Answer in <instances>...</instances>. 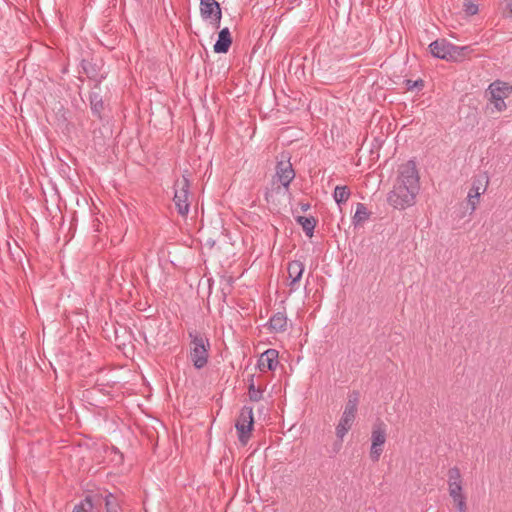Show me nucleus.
<instances>
[{
  "mask_svg": "<svg viewBox=\"0 0 512 512\" xmlns=\"http://www.w3.org/2000/svg\"><path fill=\"white\" fill-rule=\"evenodd\" d=\"M464 11L467 15L473 16L478 13V5L473 3L471 0L464 2Z\"/></svg>",
  "mask_w": 512,
  "mask_h": 512,
  "instance_id": "obj_29",
  "label": "nucleus"
},
{
  "mask_svg": "<svg viewBox=\"0 0 512 512\" xmlns=\"http://www.w3.org/2000/svg\"><path fill=\"white\" fill-rule=\"evenodd\" d=\"M459 50L462 52L464 59L473 52V48L470 45L460 46Z\"/></svg>",
  "mask_w": 512,
  "mask_h": 512,
  "instance_id": "obj_32",
  "label": "nucleus"
},
{
  "mask_svg": "<svg viewBox=\"0 0 512 512\" xmlns=\"http://www.w3.org/2000/svg\"><path fill=\"white\" fill-rule=\"evenodd\" d=\"M370 212L368 211L367 207L363 203H358L356 207L355 214L352 218V222L354 226H358L369 219Z\"/></svg>",
  "mask_w": 512,
  "mask_h": 512,
  "instance_id": "obj_20",
  "label": "nucleus"
},
{
  "mask_svg": "<svg viewBox=\"0 0 512 512\" xmlns=\"http://www.w3.org/2000/svg\"><path fill=\"white\" fill-rule=\"evenodd\" d=\"M239 442L246 445L254 429V415L251 406H243L235 423Z\"/></svg>",
  "mask_w": 512,
  "mask_h": 512,
  "instance_id": "obj_4",
  "label": "nucleus"
},
{
  "mask_svg": "<svg viewBox=\"0 0 512 512\" xmlns=\"http://www.w3.org/2000/svg\"><path fill=\"white\" fill-rule=\"evenodd\" d=\"M174 190L175 193L173 201L175 203L177 212L181 216H186L190 209V181L185 174L182 175V179H177L174 182Z\"/></svg>",
  "mask_w": 512,
  "mask_h": 512,
  "instance_id": "obj_3",
  "label": "nucleus"
},
{
  "mask_svg": "<svg viewBox=\"0 0 512 512\" xmlns=\"http://www.w3.org/2000/svg\"><path fill=\"white\" fill-rule=\"evenodd\" d=\"M450 42L446 39H437L429 45L433 57L448 61Z\"/></svg>",
  "mask_w": 512,
  "mask_h": 512,
  "instance_id": "obj_15",
  "label": "nucleus"
},
{
  "mask_svg": "<svg viewBox=\"0 0 512 512\" xmlns=\"http://www.w3.org/2000/svg\"><path fill=\"white\" fill-rule=\"evenodd\" d=\"M405 85H406L407 90H414V89L421 90L424 87V81L422 79H417V80L406 79Z\"/></svg>",
  "mask_w": 512,
  "mask_h": 512,
  "instance_id": "obj_27",
  "label": "nucleus"
},
{
  "mask_svg": "<svg viewBox=\"0 0 512 512\" xmlns=\"http://www.w3.org/2000/svg\"><path fill=\"white\" fill-rule=\"evenodd\" d=\"M190 338V360L196 369H202L208 363L210 342L209 339L196 329L188 330Z\"/></svg>",
  "mask_w": 512,
  "mask_h": 512,
  "instance_id": "obj_2",
  "label": "nucleus"
},
{
  "mask_svg": "<svg viewBox=\"0 0 512 512\" xmlns=\"http://www.w3.org/2000/svg\"><path fill=\"white\" fill-rule=\"evenodd\" d=\"M105 493H108V491L107 490L89 491L84 498V502L87 503L89 508L99 511L100 507L104 503Z\"/></svg>",
  "mask_w": 512,
  "mask_h": 512,
  "instance_id": "obj_17",
  "label": "nucleus"
},
{
  "mask_svg": "<svg viewBox=\"0 0 512 512\" xmlns=\"http://www.w3.org/2000/svg\"><path fill=\"white\" fill-rule=\"evenodd\" d=\"M491 95V102L497 111H503L506 108L504 99L509 96L512 91V86L507 83L497 80L489 85L488 88Z\"/></svg>",
  "mask_w": 512,
  "mask_h": 512,
  "instance_id": "obj_8",
  "label": "nucleus"
},
{
  "mask_svg": "<svg viewBox=\"0 0 512 512\" xmlns=\"http://www.w3.org/2000/svg\"><path fill=\"white\" fill-rule=\"evenodd\" d=\"M92 508H89L87 503L84 502V499L81 500L78 504H76L72 510V512H93Z\"/></svg>",
  "mask_w": 512,
  "mask_h": 512,
  "instance_id": "obj_30",
  "label": "nucleus"
},
{
  "mask_svg": "<svg viewBox=\"0 0 512 512\" xmlns=\"http://www.w3.org/2000/svg\"><path fill=\"white\" fill-rule=\"evenodd\" d=\"M448 487L452 488V486L457 484H462V476L460 473V469L456 466L450 468L448 470Z\"/></svg>",
  "mask_w": 512,
  "mask_h": 512,
  "instance_id": "obj_23",
  "label": "nucleus"
},
{
  "mask_svg": "<svg viewBox=\"0 0 512 512\" xmlns=\"http://www.w3.org/2000/svg\"><path fill=\"white\" fill-rule=\"evenodd\" d=\"M295 221L302 227L307 237L311 238L314 235V230L318 223V220L315 217H305L299 215L295 217Z\"/></svg>",
  "mask_w": 512,
  "mask_h": 512,
  "instance_id": "obj_19",
  "label": "nucleus"
},
{
  "mask_svg": "<svg viewBox=\"0 0 512 512\" xmlns=\"http://www.w3.org/2000/svg\"><path fill=\"white\" fill-rule=\"evenodd\" d=\"M275 177L281 183V185L288 189L290 183L295 178V171L290 162L289 153H281V158L277 160Z\"/></svg>",
  "mask_w": 512,
  "mask_h": 512,
  "instance_id": "obj_7",
  "label": "nucleus"
},
{
  "mask_svg": "<svg viewBox=\"0 0 512 512\" xmlns=\"http://www.w3.org/2000/svg\"><path fill=\"white\" fill-rule=\"evenodd\" d=\"M300 208L303 212H306L308 211L310 208H311V204L310 203H300Z\"/></svg>",
  "mask_w": 512,
  "mask_h": 512,
  "instance_id": "obj_34",
  "label": "nucleus"
},
{
  "mask_svg": "<svg viewBox=\"0 0 512 512\" xmlns=\"http://www.w3.org/2000/svg\"><path fill=\"white\" fill-rule=\"evenodd\" d=\"M249 399L254 402H258L263 397V390L257 389L254 384V375L250 376V383L248 386Z\"/></svg>",
  "mask_w": 512,
  "mask_h": 512,
  "instance_id": "obj_24",
  "label": "nucleus"
},
{
  "mask_svg": "<svg viewBox=\"0 0 512 512\" xmlns=\"http://www.w3.org/2000/svg\"><path fill=\"white\" fill-rule=\"evenodd\" d=\"M386 442V424L381 420L377 419L371 432V449L370 458L372 461L377 462L383 452V446Z\"/></svg>",
  "mask_w": 512,
  "mask_h": 512,
  "instance_id": "obj_6",
  "label": "nucleus"
},
{
  "mask_svg": "<svg viewBox=\"0 0 512 512\" xmlns=\"http://www.w3.org/2000/svg\"><path fill=\"white\" fill-rule=\"evenodd\" d=\"M91 113L94 117L99 120H103V112L105 110V104L102 95L98 91H91L88 95Z\"/></svg>",
  "mask_w": 512,
  "mask_h": 512,
  "instance_id": "obj_13",
  "label": "nucleus"
},
{
  "mask_svg": "<svg viewBox=\"0 0 512 512\" xmlns=\"http://www.w3.org/2000/svg\"><path fill=\"white\" fill-rule=\"evenodd\" d=\"M351 191L348 186H336L333 192L335 202L340 206L348 201Z\"/></svg>",
  "mask_w": 512,
  "mask_h": 512,
  "instance_id": "obj_22",
  "label": "nucleus"
},
{
  "mask_svg": "<svg viewBox=\"0 0 512 512\" xmlns=\"http://www.w3.org/2000/svg\"><path fill=\"white\" fill-rule=\"evenodd\" d=\"M231 282H232V281H231V278H229V279L227 280V286H228V287H230V286H231Z\"/></svg>",
  "mask_w": 512,
  "mask_h": 512,
  "instance_id": "obj_38",
  "label": "nucleus"
},
{
  "mask_svg": "<svg viewBox=\"0 0 512 512\" xmlns=\"http://www.w3.org/2000/svg\"><path fill=\"white\" fill-rule=\"evenodd\" d=\"M271 196H272V193L269 190H267L265 192V199H266L267 202H270V197Z\"/></svg>",
  "mask_w": 512,
  "mask_h": 512,
  "instance_id": "obj_36",
  "label": "nucleus"
},
{
  "mask_svg": "<svg viewBox=\"0 0 512 512\" xmlns=\"http://www.w3.org/2000/svg\"><path fill=\"white\" fill-rule=\"evenodd\" d=\"M449 495L451 498L459 497V495L463 494V487L462 484H457L452 486V488H449Z\"/></svg>",
  "mask_w": 512,
  "mask_h": 512,
  "instance_id": "obj_31",
  "label": "nucleus"
},
{
  "mask_svg": "<svg viewBox=\"0 0 512 512\" xmlns=\"http://www.w3.org/2000/svg\"><path fill=\"white\" fill-rule=\"evenodd\" d=\"M351 425L345 424L341 421H339L338 425L336 426V436L337 438L342 441L343 437L347 434V432L351 429Z\"/></svg>",
  "mask_w": 512,
  "mask_h": 512,
  "instance_id": "obj_26",
  "label": "nucleus"
},
{
  "mask_svg": "<svg viewBox=\"0 0 512 512\" xmlns=\"http://www.w3.org/2000/svg\"><path fill=\"white\" fill-rule=\"evenodd\" d=\"M222 297H223V300L225 301V299L227 297V292L225 291V288H222Z\"/></svg>",
  "mask_w": 512,
  "mask_h": 512,
  "instance_id": "obj_37",
  "label": "nucleus"
},
{
  "mask_svg": "<svg viewBox=\"0 0 512 512\" xmlns=\"http://www.w3.org/2000/svg\"><path fill=\"white\" fill-rule=\"evenodd\" d=\"M468 201L471 206V210L474 211L476 209V205L479 202V200L468 198Z\"/></svg>",
  "mask_w": 512,
  "mask_h": 512,
  "instance_id": "obj_33",
  "label": "nucleus"
},
{
  "mask_svg": "<svg viewBox=\"0 0 512 512\" xmlns=\"http://www.w3.org/2000/svg\"><path fill=\"white\" fill-rule=\"evenodd\" d=\"M420 177L415 160H408L398 168V176L387 201L395 209H405L415 203L420 190Z\"/></svg>",
  "mask_w": 512,
  "mask_h": 512,
  "instance_id": "obj_1",
  "label": "nucleus"
},
{
  "mask_svg": "<svg viewBox=\"0 0 512 512\" xmlns=\"http://www.w3.org/2000/svg\"><path fill=\"white\" fill-rule=\"evenodd\" d=\"M460 46H456L452 43H450V50H449V56L448 61L452 62H461L464 60L462 52L459 50Z\"/></svg>",
  "mask_w": 512,
  "mask_h": 512,
  "instance_id": "obj_25",
  "label": "nucleus"
},
{
  "mask_svg": "<svg viewBox=\"0 0 512 512\" xmlns=\"http://www.w3.org/2000/svg\"><path fill=\"white\" fill-rule=\"evenodd\" d=\"M200 15L203 20H210L214 28L220 27L222 9L216 0H200Z\"/></svg>",
  "mask_w": 512,
  "mask_h": 512,
  "instance_id": "obj_9",
  "label": "nucleus"
},
{
  "mask_svg": "<svg viewBox=\"0 0 512 512\" xmlns=\"http://www.w3.org/2000/svg\"><path fill=\"white\" fill-rule=\"evenodd\" d=\"M83 73L94 82L92 89H99L100 84L106 78L107 72L104 71V63L102 59H82L80 62Z\"/></svg>",
  "mask_w": 512,
  "mask_h": 512,
  "instance_id": "obj_5",
  "label": "nucleus"
},
{
  "mask_svg": "<svg viewBox=\"0 0 512 512\" xmlns=\"http://www.w3.org/2000/svg\"><path fill=\"white\" fill-rule=\"evenodd\" d=\"M278 358L279 352L276 349L270 348L260 355L257 361V368L262 372L266 370L274 371L279 364Z\"/></svg>",
  "mask_w": 512,
  "mask_h": 512,
  "instance_id": "obj_11",
  "label": "nucleus"
},
{
  "mask_svg": "<svg viewBox=\"0 0 512 512\" xmlns=\"http://www.w3.org/2000/svg\"><path fill=\"white\" fill-rule=\"evenodd\" d=\"M271 332L282 333L287 328V317L285 313L277 312L274 314L267 323Z\"/></svg>",
  "mask_w": 512,
  "mask_h": 512,
  "instance_id": "obj_18",
  "label": "nucleus"
},
{
  "mask_svg": "<svg viewBox=\"0 0 512 512\" xmlns=\"http://www.w3.org/2000/svg\"><path fill=\"white\" fill-rule=\"evenodd\" d=\"M287 272L289 278L291 279L290 286L294 288V286L301 280L303 272H304V264L299 260H293L288 263Z\"/></svg>",
  "mask_w": 512,
  "mask_h": 512,
  "instance_id": "obj_16",
  "label": "nucleus"
},
{
  "mask_svg": "<svg viewBox=\"0 0 512 512\" xmlns=\"http://www.w3.org/2000/svg\"><path fill=\"white\" fill-rule=\"evenodd\" d=\"M359 400H360V394L356 390L352 391L348 395V400L346 402L343 414L340 418L341 422L351 425V426L353 425L355 418H356V413L358 410Z\"/></svg>",
  "mask_w": 512,
  "mask_h": 512,
  "instance_id": "obj_10",
  "label": "nucleus"
},
{
  "mask_svg": "<svg viewBox=\"0 0 512 512\" xmlns=\"http://www.w3.org/2000/svg\"><path fill=\"white\" fill-rule=\"evenodd\" d=\"M233 39L228 27L221 29L218 32V38L213 46L214 52L218 54H225L229 51Z\"/></svg>",
  "mask_w": 512,
  "mask_h": 512,
  "instance_id": "obj_12",
  "label": "nucleus"
},
{
  "mask_svg": "<svg viewBox=\"0 0 512 512\" xmlns=\"http://www.w3.org/2000/svg\"><path fill=\"white\" fill-rule=\"evenodd\" d=\"M104 506L106 512H120L121 506L118 498L111 492L104 495Z\"/></svg>",
  "mask_w": 512,
  "mask_h": 512,
  "instance_id": "obj_21",
  "label": "nucleus"
},
{
  "mask_svg": "<svg viewBox=\"0 0 512 512\" xmlns=\"http://www.w3.org/2000/svg\"><path fill=\"white\" fill-rule=\"evenodd\" d=\"M489 183V177L486 173L479 174L473 178L472 187L468 193V198L479 200L481 194L486 191Z\"/></svg>",
  "mask_w": 512,
  "mask_h": 512,
  "instance_id": "obj_14",
  "label": "nucleus"
},
{
  "mask_svg": "<svg viewBox=\"0 0 512 512\" xmlns=\"http://www.w3.org/2000/svg\"><path fill=\"white\" fill-rule=\"evenodd\" d=\"M452 499L459 512H467L466 497L464 494Z\"/></svg>",
  "mask_w": 512,
  "mask_h": 512,
  "instance_id": "obj_28",
  "label": "nucleus"
},
{
  "mask_svg": "<svg viewBox=\"0 0 512 512\" xmlns=\"http://www.w3.org/2000/svg\"><path fill=\"white\" fill-rule=\"evenodd\" d=\"M506 9L512 14V0H505Z\"/></svg>",
  "mask_w": 512,
  "mask_h": 512,
  "instance_id": "obj_35",
  "label": "nucleus"
}]
</instances>
